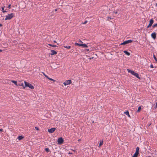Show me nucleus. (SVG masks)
I'll return each mask as SVG.
<instances>
[{"label": "nucleus", "instance_id": "nucleus-1", "mask_svg": "<svg viewBox=\"0 0 157 157\" xmlns=\"http://www.w3.org/2000/svg\"><path fill=\"white\" fill-rule=\"evenodd\" d=\"M127 71L128 73H131L132 75L135 76L137 78L140 79V77L139 76V75L138 73H135L134 71H132L130 69H127Z\"/></svg>", "mask_w": 157, "mask_h": 157}, {"label": "nucleus", "instance_id": "nucleus-2", "mask_svg": "<svg viewBox=\"0 0 157 157\" xmlns=\"http://www.w3.org/2000/svg\"><path fill=\"white\" fill-rule=\"evenodd\" d=\"M24 83L25 87H28L31 89H34V86L31 84L25 81L24 82Z\"/></svg>", "mask_w": 157, "mask_h": 157}, {"label": "nucleus", "instance_id": "nucleus-3", "mask_svg": "<svg viewBox=\"0 0 157 157\" xmlns=\"http://www.w3.org/2000/svg\"><path fill=\"white\" fill-rule=\"evenodd\" d=\"M13 14L11 13L10 14H9L6 16L5 20H10L13 17Z\"/></svg>", "mask_w": 157, "mask_h": 157}, {"label": "nucleus", "instance_id": "nucleus-4", "mask_svg": "<svg viewBox=\"0 0 157 157\" xmlns=\"http://www.w3.org/2000/svg\"><path fill=\"white\" fill-rule=\"evenodd\" d=\"M139 147H137L136 148V151L135 153L133 155L132 157H137V156L139 154Z\"/></svg>", "mask_w": 157, "mask_h": 157}, {"label": "nucleus", "instance_id": "nucleus-5", "mask_svg": "<svg viewBox=\"0 0 157 157\" xmlns=\"http://www.w3.org/2000/svg\"><path fill=\"white\" fill-rule=\"evenodd\" d=\"M64 140L62 137L58 138L57 140V142L58 144H61L63 143Z\"/></svg>", "mask_w": 157, "mask_h": 157}, {"label": "nucleus", "instance_id": "nucleus-6", "mask_svg": "<svg viewBox=\"0 0 157 157\" xmlns=\"http://www.w3.org/2000/svg\"><path fill=\"white\" fill-rule=\"evenodd\" d=\"M132 42V40H127L124 41L122 43H121V45H125L129 43H131Z\"/></svg>", "mask_w": 157, "mask_h": 157}, {"label": "nucleus", "instance_id": "nucleus-7", "mask_svg": "<svg viewBox=\"0 0 157 157\" xmlns=\"http://www.w3.org/2000/svg\"><path fill=\"white\" fill-rule=\"evenodd\" d=\"M71 83V80H69L66 81L63 84L65 86L67 85L70 84Z\"/></svg>", "mask_w": 157, "mask_h": 157}, {"label": "nucleus", "instance_id": "nucleus-8", "mask_svg": "<svg viewBox=\"0 0 157 157\" xmlns=\"http://www.w3.org/2000/svg\"><path fill=\"white\" fill-rule=\"evenodd\" d=\"M154 22V20L152 19H151L149 21V23L148 25L147 26V28H149L150 27H151L152 25V24H153Z\"/></svg>", "mask_w": 157, "mask_h": 157}, {"label": "nucleus", "instance_id": "nucleus-9", "mask_svg": "<svg viewBox=\"0 0 157 157\" xmlns=\"http://www.w3.org/2000/svg\"><path fill=\"white\" fill-rule=\"evenodd\" d=\"M55 128H52L50 129H48V132L50 133H53L55 131Z\"/></svg>", "mask_w": 157, "mask_h": 157}, {"label": "nucleus", "instance_id": "nucleus-10", "mask_svg": "<svg viewBox=\"0 0 157 157\" xmlns=\"http://www.w3.org/2000/svg\"><path fill=\"white\" fill-rule=\"evenodd\" d=\"M151 37L154 39H155L156 38V34L154 32L152 33L151 35Z\"/></svg>", "mask_w": 157, "mask_h": 157}, {"label": "nucleus", "instance_id": "nucleus-11", "mask_svg": "<svg viewBox=\"0 0 157 157\" xmlns=\"http://www.w3.org/2000/svg\"><path fill=\"white\" fill-rule=\"evenodd\" d=\"M51 56H52L54 55H56L57 53V52L56 51L53 50H51Z\"/></svg>", "mask_w": 157, "mask_h": 157}, {"label": "nucleus", "instance_id": "nucleus-12", "mask_svg": "<svg viewBox=\"0 0 157 157\" xmlns=\"http://www.w3.org/2000/svg\"><path fill=\"white\" fill-rule=\"evenodd\" d=\"M124 52L128 56H129L130 55V53L126 51H124Z\"/></svg>", "mask_w": 157, "mask_h": 157}, {"label": "nucleus", "instance_id": "nucleus-13", "mask_svg": "<svg viewBox=\"0 0 157 157\" xmlns=\"http://www.w3.org/2000/svg\"><path fill=\"white\" fill-rule=\"evenodd\" d=\"M81 46H82L84 48H87L88 47V46L85 44H81Z\"/></svg>", "mask_w": 157, "mask_h": 157}, {"label": "nucleus", "instance_id": "nucleus-14", "mask_svg": "<svg viewBox=\"0 0 157 157\" xmlns=\"http://www.w3.org/2000/svg\"><path fill=\"white\" fill-rule=\"evenodd\" d=\"M124 113V114H126V115H128V117H130V115L129 114V112L128 111H127L125 112Z\"/></svg>", "mask_w": 157, "mask_h": 157}, {"label": "nucleus", "instance_id": "nucleus-15", "mask_svg": "<svg viewBox=\"0 0 157 157\" xmlns=\"http://www.w3.org/2000/svg\"><path fill=\"white\" fill-rule=\"evenodd\" d=\"M103 142L102 141H100V144L99 145V147H101L102 145H103Z\"/></svg>", "mask_w": 157, "mask_h": 157}, {"label": "nucleus", "instance_id": "nucleus-16", "mask_svg": "<svg viewBox=\"0 0 157 157\" xmlns=\"http://www.w3.org/2000/svg\"><path fill=\"white\" fill-rule=\"evenodd\" d=\"M64 47L65 48H68V49H70L71 48V47L70 46H64Z\"/></svg>", "mask_w": 157, "mask_h": 157}, {"label": "nucleus", "instance_id": "nucleus-17", "mask_svg": "<svg viewBox=\"0 0 157 157\" xmlns=\"http://www.w3.org/2000/svg\"><path fill=\"white\" fill-rule=\"evenodd\" d=\"M141 109V106H139V107L138 108L137 112H139L140 111Z\"/></svg>", "mask_w": 157, "mask_h": 157}, {"label": "nucleus", "instance_id": "nucleus-18", "mask_svg": "<svg viewBox=\"0 0 157 157\" xmlns=\"http://www.w3.org/2000/svg\"><path fill=\"white\" fill-rule=\"evenodd\" d=\"M48 79L50 80L53 81L54 82H55L56 81V80H54L52 78H50L49 77H48Z\"/></svg>", "mask_w": 157, "mask_h": 157}, {"label": "nucleus", "instance_id": "nucleus-19", "mask_svg": "<svg viewBox=\"0 0 157 157\" xmlns=\"http://www.w3.org/2000/svg\"><path fill=\"white\" fill-rule=\"evenodd\" d=\"M75 45H77V46H81V44H78V43H75Z\"/></svg>", "mask_w": 157, "mask_h": 157}, {"label": "nucleus", "instance_id": "nucleus-20", "mask_svg": "<svg viewBox=\"0 0 157 157\" xmlns=\"http://www.w3.org/2000/svg\"><path fill=\"white\" fill-rule=\"evenodd\" d=\"M2 12L4 13L6 12V10H4V7H2Z\"/></svg>", "mask_w": 157, "mask_h": 157}, {"label": "nucleus", "instance_id": "nucleus-21", "mask_svg": "<svg viewBox=\"0 0 157 157\" xmlns=\"http://www.w3.org/2000/svg\"><path fill=\"white\" fill-rule=\"evenodd\" d=\"M13 83L15 84L16 85H17V82L16 81H14V80H12L11 81Z\"/></svg>", "mask_w": 157, "mask_h": 157}, {"label": "nucleus", "instance_id": "nucleus-22", "mask_svg": "<svg viewBox=\"0 0 157 157\" xmlns=\"http://www.w3.org/2000/svg\"><path fill=\"white\" fill-rule=\"evenodd\" d=\"M48 45H49L50 46L53 47H57V46L56 45L51 44H48Z\"/></svg>", "mask_w": 157, "mask_h": 157}, {"label": "nucleus", "instance_id": "nucleus-23", "mask_svg": "<svg viewBox=\"0 0 157 157\" xmlns=\"http://www.w3.org/2000/svg\"><path fill=\"white\" fill-rule=\"evenodd\" d=\"M153 58H154V59L155 60L156 62H157V59L155 55H153Z\"/></svg>", "mask_w": 157, "mask_h": 157}, {"label": "nucleus", "instance_id": "nucleus-24", "mask_svg": "<svg viewBox=\"0 0 157 157\" xmlns=\"http://www.w3.org/2000/svg\"><path fill=\"white\" fill-rule=\"evenodd\" d=\"M157 27V23L156 24H154L153 26V28H155V27Z\"/></svg>", "mask_w": 157, "mask_h": 157}, {"label": "nucleus", "instance_id": "nucleus-25", "mask_svg": "<svg viewBox=\"0 0 157 157\" xmlns=\"http://www.w3.org/2000/svg\"><path fill=\"white\" fill-rule=\"evenodd\" d=\"M45 150L47 152H49V149L48 148H46L45 149Z\"/></svg>", "mask_w": 157, "mask_h": 157}, {"label": "nucleus", "instance_id": "nucleus-26", "mask_svg": "<svg viewBox=\"0 0 157 157\" xmlns=\"http://www.w3.org/2000/svg\"><path fill=\"white\" fill-rule=\"evenodd\" d=\"M44 75L47 78H48L49 77L48 76L46 75L44 73H43Z\"/></svg>", "mask_w": 157, "mask_h": 157}, {"label": "nucleus", "instance_id": "nucleus-27", "mask_svg": "<svg viewBox=\"0 0 157 157\" xmlns=\"http://www.w3.org/2000/svg\"><path fill=\"white\" fill-rule=\"evenodd\" d=\"M87 21H85L84 22L82 23V24H85L87 23Z\"/></svg>", "mask_w": 157, "mask_h": 157}, {"label": "nucleus", "instance_id": "nucleus-28", "mask_svg": "<svg viewBox=\"0 0 157 157\" xmlns=\"http://www.w3.org/2000/svg\"><path fill=\"white\" fill-rule=\"evenodd\" d=\"M20 86H22L24 88H25V86H24V84L23 83L22 84H20Z\"/></svg>", "mask_w": 157, "mask_h": 157}, {"label": "nucleus", "instance_id": "nucleus-29", "mask_svg": "<svg viewBox=\"0 0 157 157\" xmlns=\"http://www.w3.org/2000/svg\"><path fill=\"white\" fill-rule=\"evenodd\" d=\"M35 129H36V130H37V131L39 130L38 128L36 127H35Z\"/></svg>", "mask_w": 157, "mask_h": 157}, {"label": "nucleus", "instance_id": "nucleus-30", "mask_svg": "<svg viewBox=\"0 0 157 157\" xmlns=\"http://www.w3.org/2000/svg\"><path fill=\"white\" fill-rule=\"evenodd\" d=\"M150 67L151 68H154L153 65L152 64H151V65H150Z\"/></svg>", "mask_w": 157, "mask_h": 157}, {"label": "nucleus", "instance_id": "nucleus-31", "mask_svg": "<svg viewBox=\"0 0 157 157\" xmlns=\"http://www.w3.org/2000/svg\"><path fill=\"white\" fill-rule=\"evenodd\" d=\"M23 138V137L22 136H20V140H22Z\"/></svg>", "mask_w": 157, "mask_h": 157}, {"label": "nucleus", "instance_id": "nucleus-32", "mask_svg": "<svg viewBox=\"0 0 157 157\" xmlns=\"http://www.w3.org/2000/svg\"><path fill=\"white\" fill-rule=\"evenodd\" d=\"M11 5L10 4L8 6V8L10 9V8Z\"/></svg>", "mask_w": 157, "mask_h": 157}, {"label": "nucleus", "instance_id": "nucleus-33", "mask_svg": "<svg viewBox=\"0 0 157 157\" xmlns=\"http://www.w3.org/2000/svg\"><path fill=\"white\" fill-rule=\"evenodd\" d=\"M20 135H19L17 137V139L18 140H20Z\"/></svg>", "mask_w": 157, "mask_h": 157}, {"label": "nucleus", "instance_id": "nucleus-34", "mask_svg": "<svg viewBox=\"0 0 157 157\" xmlns=\"http://www.w3.org/2000/svg\"><path fill=\"white\" fill-rule=\"evenodd\" d=\"M107 18L109 19H113V18H111V17H107Z\"/></svg>", "mask_w": 157, "mask_h": 157}, {"label": "nucleus", "instance_id": "nucleus-35", "mask_svg": "<svg viewBox=\"0 0 157 157\" xmlns=\"http://www.w3.org/2000/svg\"><path fill=\"white\" fill-rule=\"evenodd\" d=\"M3 129H0V131L2 132V131Z\"/></svg>", "mask_w": 157, "mask_h": 157}, {"label": "nucleus", "instance_id": "nucleus-36", "mask_svg": "<svg viewBox=\"0 0 157 157\" xmlns=\"http://www.w3.org/2000/svg\"><path fill=\"white\" fill-rule=\"evenodd\" d=\"M2 25L1 24H0V27H2Z\"/></svg>", "mask_w": 157, "mask_h": 157}, {"label": "nucleus", "instance_id": "nucleus-37", "mask_svg": "<svg viewBox=\"0 0 157 157\" xmlns=\"http://www.w3.org/2000/svg\"><path fill=\"white\" fill-rule=\"evenodd\" d=\"M79 41L81 43H82V42L80 40H79Z\"/></svg>", "mask_w": 157, "mask_h": 157}, {"label": "nucleus", "instance_id": "nucleus-38", "mask_svg": "<svg viewBox=\"0 0 157 157\" xmlns=\"http://www.w3.org/2000/svg\"><path fill=\"white\" fill-rule=\"evenodd\" d=\"M93 57H92V58H89V59H93Z\"/></svg>", "mask_w": 157, "mask_h": 157}, {"label": "nucleus", "instance_id": "nucleus-39", "mask_svg": "<svg viewBox=\"0 0 157 157\" xmlns=\"http://www.w3.org/2000/svg\"><path fill=\"white\" fill-rule=\"evenodd\" d=\"M2 50L1 49H0V52H2Z\"/></svg>", "mask_w": 157, "mask_h": 157}, {"label": "nucleus", "instance_id": "nucleus-40", "mask_svg": "<svg viewBox=\"0 0 157 157\" xmlns=\"http://www.w3.org/2000/svg\"><path fill=\"white\" fill-rule=\"evenodd\" d=\"M54 43H57L56 41H55V40H54Z\"/></svg>", "mask_w": 157, "mask_h": 157}, {"label": "nucleus", "instance_id": "nucleus-41", "mask_svg": "<svg viewBox=\"0 0 157 157\" xmlns=\"http://www.w3.org/2000/svg\"><path fill=\"white\" fill-rule=\"evenodd\" d=\"M81 141V140L80 139H79L78 140V141Z\"/></svg>", "mask_w": 157, "mask_h": 157}, {"label": "nucleus", "instance_id": "nucleus-42", "mask_svg": "<svg viewBox=\"0 0 157 157\" xmlns=\"http://www.w3.org/2000/svg\"><path fill=\"white\" fill-rule=\"evenodd\" d=\"M115 13H116V14H117V12H115Z\"/></svg>", "mask_w": 157, "mask_h": 157}, {"label": "nucleus", "instance_id": "nucleus-43", "mask_svg": "<svg viewBox=\"0 0 157 157\" xmlns=\"http://www.w3.org/2000/svg\"><path fill=\"white\" fill-rule=\"evenodd\" d=\"M72 150L73 151H75V150Z\"/></svg>", "mask_w": 157, "mask_h": 157}, {"label": "nucleus", "instance_id": "nucleus-44", "mask_svg": "<svg viewBox=\"0 0 157 157\" xmlns=\"http://www.w3.org/2000/svg\"><path fill=\"white\" fill-rule=\"evenodd\" d=\"M69 154H72V153H69Z\"/></svg>", "mask_w": 157, "mask_h": 157}, {"label": "nucleus", "instance_id": "nucleus-45", "mask_svg": "<svg viewBox=\"0 0 157 157\" xmlns=\"http://www.w3.org/2000/svg\"><path fill=\"white\" fill-rule=\"evenodd\" d=\"M156 6L157 7V3L156 4Z\"/></svg>", "mask_w": 157, "mask_h": 157}, {"label": "nucleus", "instance_id": "nucleus-46", "mask_svg": "<svg viewBox=\"0 0 157 157\" xmlns=\"http://www.w3.org/2000/svg\"><path fill=\"white\" fill-rule=\"evenodd\" d=\"M55 11H57V9H56V10H55Z\"/></svg>", "mask_w": 157, "mask_h": 157}]
</instances>
